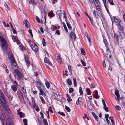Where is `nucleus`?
Listing matches in <instances>:
<instances>
[{
    "mask_svg": "<svg viewBox=\"0 0 125 125\" xmlns=\"http://www.w3.org/2000/svg\"><path fill=\"white\" fill-rule=\"evenodd\" d=\"M3 108L8 113V117H11L14 116L11 111L8 107V103L7 101L0 103Z\"/></svg>",
    "mask_w": 125,
    "mask_h": 125,
    "instance_id": "obj_1",
    "label": "nucleus"
},
{
    "mask_svg": "<svg viewBox=\"0 0 125 125\" xmlns=\"http://www.w3.org/2000/svg\"><path fill=\"white\" fill-rule=\"evenodd\" d=\"M12 72L18 81L21 80L24 77L22 73L20 70L16 69L13 70Z\"/></svg>",
    "mask_w": 125,
    "mask_h": 125,
    "instance_id": "obj_2",
    "label": "nucleus"
},
{
    "mask_svg": "<svg viewBox=\"0 0 125 125\" xmlns=\"http://www.w3.org/2000/svg\"><path fill=\"white\" fill-rule=\"evenodd\" d=\"M1 35V33L0 32V36ZM0 41L2 42L1 47L4 51H6L7 50V42L5 40L4 37L3 36H0Z\"/></svg>",
    "mask_w": 125,
    "mask_h": 125,
    "instance_id": "obj_3",
    "label": "nucleus"
},
{
    "mask_svg": "<svg viewBox=\"0 0 125 125\" xmlns=\"http://www.w3.org/2000/svg\"><path fill=\"white\" fill-rule=\"evenodd\" d=\"M2 123L6 124V125H13L12 120L10 118H0Z\"/></svg>",
    "mask_w": 125,
    "mask_h": 125,
    "instance_id": "obj_4",
    "label": "nucleus"
},
{
    "mask_svg": "<svg viewBox=\"0 0 125 125\" xmlns=\"http://www.w3.org/2000/svg\"><path fill=\"white\" fill-rule=\"evenodd\" d=\"M105 55L108 59H110L111 58L112 56L111 53L109 49V48L108 47L106 48V50L105 52Z\"/></svg>",
    "mask_w": 125,
    "mask_h": 125,
    "instance_id": "obj_5",
    "label": "nucleus"
},
{
    "mask_svg": "<svg viewBox=\"0 0 125 125\" xmlns=\"http://www.w3.org/2000/svg\"><path fill=\"white\" fill-rule=\"evenodd\" d=\"M0 103H1L6 101L5 97L3 93L0 90Z\"/></svg>",
    "mask_w": 125,
    "mask_h": 125,
    "instance_id": "obj_6",
    "label": "nucleus"
},
{
    "mask_svg": "<svg viewBox=\"0 0 125 125\" xmlns=\"http://www.w3.org/2000/svg\"><path fill=\"white\" fill-rule=\"evenodd\" d=\"M39 90L40 92V94L43 95L44 96H46V94L44 92L46 91V89L44 88V87H42Z\"/></svg>",
    "mask_w": 125,
    "mask_h": 125,
    "instance_id": "obj_7",
    "label": "nucleus"
},
{
    "mask_svg": "<svg viewBox=\"0 0 125 125\" xmlns=\"http://www.w3.org/2000/svg\"><path fill=\"white\" fill-rule=\"evenodd\" d=\"M115 95L117 97V98L115 97V99L118 101H120L121 99V98L119 94V92L118 90L117 89L115 90Z\"/></svg>",
    "mask_w": 125,
    "mask_h": 125,
    "instance_id": "obj_8",
    "label": "nucleus"
},
{
    "mask_svg": "<svg viewBox=\"0 0 125 125\" xmlns=\"http://www.w3.org/2000/svg\"><path fill=\"white\" fill-rule=\"evenodd\" d=\"M94 5L96 7V9L98 11H100L101 10L100 4L99 1L94 2Z\"/></svg>",
    "mask_w": 125,
    "mask_h": 125,
    "instance_id": "obj_9",
    "label": "nucleus"
},
{
    "mask_svg": "<svg viewBox=\"0 0 125 125\" xmlns=\"http://www.w3.org/2000/svg\"><path fill=\"white\" fill-rule=\"evenodd\" d=\"M114 20L116 25L118 26H119L120 24V20L119 19H118L115 17H114Z\"/></svg>",
    "mask_w": 125,
    "mask_h": 125,
    "instance_id": "obj_10",
    "label": "nucleus"
},
{
    "mask_svg": "<svg viewBox=\"0 0 125 125\" xmlns=\"http://www.w3.org/2000/svg\"><path fill=\"white\" fill-rule=\"evenodd\" d=\"M31 48L32 50L35 52H37L38 50V47L35 43H34L33 46L31 47Z\"/></svg>",
    "mask_w": 125,
    "mask_h": 125,
    "instance_id": "obj_11",
    "label": "nucleus"
},
{
    "mask_svg": "<svg viewBox=\"0 0 125 125\" xmlns=\"http://www.w3.org/2000/svg\"><path fill=\"white\" fill-rule=\"evenodd\" d=\"M36 86L39 89L44 87L42 83L39 82H37Z\"/></svg>",
    "mask_w": 125,
    "mask_h": 125,
    "instance_id": "obj_12",
    "label": "nucleus"
},
{
    "mask_svg": "<svg viewBox=\"0 0 125 125\" xmlns=\"http://www.w3.org/2000/svg\"><path fill=\"white\" fill-rule=\"evenodd\" d=\"M25 61L26 63L27 66L28 67L29 66H30V62L28 56H26L25 57Z\"/></svg>",
    "mask_w": 125,
    "mask_h": 125,
    "instance_id": "obj_13",
    "label": "nucleus"
},
{
    "mask_svg": "<svg viewBox=\"0 0 125 125\" xmlns=\"http://www.w3.org/2000/svg\"><path fill=\"white\" fill-rule=\"evenodd\" d=\"M93 14L95 18L98 19L99 18V16L97 11L95 10H94L93 11Z\"/></svg>",
    "mask_w": 125,
    "mask_h": 125,
    "instance_id": "obj_14",
    "label": "nucleus"
},
{
    "mask_svg": "<svg viewBox=\"0 0 125 125\" xmlns=\"http://www.w3.org/2000/svg\"><path fill=\"white\" fill-rule=\"evenodd\" d=\"M102 0L106 11L108 13L109 11L108 10V7L107 5L106 1V0Z\"/></svg>",
    "mask_w": 125,
    "mask_h": 125,
    "instance_id": "obj_15",
    "label": "nucleus"
},
{
    "mask_svg": "<svg viewBox=\"0 0 125 125\" xmlns=\"http://www.w3.org/2000/svg\"><path fill=\"white\" fill-rule=\"evenodd\" d=\"M70 36L72 39L75 40L76 37V36L75 34L71 32L70 34Z\"/></svg>",
    "mask_w": 125,
    "mask_h": 125,
    "instance_id": "obj_16",
    "label": "nucleus"
},
{
    "mask_svg": "<svg viewBox=\"0 0 125 125\" xmlns=\"http://www.w3.org/2000/svg\"><path fill=\"white\" fill-rule=\"evenodd\" d=\"M21 87L22 92L24 94V95H25L26 94L25 87H21Z\"/></svg>",
    "mask_w": 125,
    "mask_h": 125,
    "instance_id": "obj_17",
    "label": "nucleus"
},
{
    "mask_svg": "<svg viewBox=\"0 0 125 125\" xmlns=\"http://www.w3.org/2000/svg\"><path fill=\"white\" fill-rule=\"evenodd\" d=\"M82 99L81 97H79L77 101L76 104L77 105H78L81 102V101L82 100Z\"/></svg>",
    "mask_w": 125,
    "mask_h": 125,
    "instance_id": "obj_18",
    "label": "nucleus"
},
{
    "mask_svg": "<svg viewBox=\"0 0 125 125\" xmlns=\"http://www.w3.org/2000/svg\"><path fill=\"white\" fill-rule=\"evenodd\" d=\"M23 23L25 24V26L27 28L29 26V22L26 20L24 21Z\"/></svg>",
    "mask_w": 125,
    "mask_h": 125,
    "instance_id": "obj_19",
    "label": "nucleus"
},
{
    "mask_svg": "<svg viewBox=\"0 0 125 125\" xmlns=\"http://www.w3.org/2000/svg\"><path fill=\"white\" fill-rule=\"evenodd\" d=\"M19 99L22 104H26V103L24 101V98L23 96L19 98Z\"/></svg>",
    "mask_w": 125,
    "mask_h": 125,
    "instance_id": "obj_20",
    "label": "nucleus"
},
{
    "mask_svg": "<svg viewBox=\"0 0 125 125\" xmlns=\"http://www.w3.org/2000/svg\"><path fill=\"white\" fill-rule=\"evenodd\" d=\"M62 11L60 10H58L56 12V14L57 15L59 16H62Z\"/></svg>",
    "mask_w": 125,
    "mask_h": 125,
    "instance_id": "obj_21",
    "label": "nucleus"
},
{
    "mask_svg": "<svg viewBox=\"0 0 125 125\" xmlns=\"http://www.w3.org/2000/svg\"><path fill=\"white\" fill-rule=\"evenodd\" d=\"M9 99L10 101H11L12 98H13V97L11 96L10 93H9L6 95Z\"/></svg>",
    "mask_w": 125,
    "mask_h": 125,
    "instance_id": "obj_22",
    "label": "nucleus"
},
{
    "mask_svg": "<svg viewBox=\"0 0 125 125\" xmlns=\"http://www.w3.org/2000/svg\"><path fill=\"white\" fill-rule=\"evenodd\" d=\"M17 94L19 98L23 96L22 94L20 91H18Z\"/></svg>",
    "mask_w": 125,
    "mask_h": 125,
    "instance_id": "obj_23",
    "label": "nucleus"
},
{
    "mask_svg": "<svg viewBox=\"0 0 125 125\" xmlns=\"http://www.w3.org/2000/svg\"><path fill=\"white\" fill-rule=\"evenodd\" d=\"M18 114H19L20 117H24L25 116V114L22 112H18Z\"/></svg>",
    "mask_w": 125,
    "mask_h": 125,
    "instance_id": "obj_24",
    "label": "nucleus"
},
{
    "mask_svg": "<svg viewBox=\"0 0 125 125\" xmlns=\"http://www.w3.org/2000/svg\"><path fill=\"white\" fill-rule=\"evenodd\" d=\"M11 88L15 92L17 90V87L15 85H13L12 86Z\"/></svg>",
    "mask_w": 125,
    "mask_h": 125,
    "instance_id": "obj_25",
    "label": "nucleus"
},
{
    "mask_svg": "<svg viewBox=\"0 0 125 125\" xmlns=\"http://www.w3.org/2000/svg\"><path fill=\"white\" fill-rule=\"evenodd\" d=\"M28 42L31 47L33 46V44H34V43L32 41L30 40L28 41Z\"/></svg>",
    "mask_w": 125,
    "mask_h": 125,
    "instance_id": "obj_26",
    "label": "nucleus"
},
{
    "mask_svg": "<svg viewBox=\"0 0 125 125\" xmlns=\"http://www.w3.org/2000/svg\"><path fill=\"white\" fill-rule=\"evenodd\" d=\"M8 89L7 88H6L5 89H3L4 92L6 95L9 93H8Z\"/></svg>",
    "mask_w": 125,
    "mask_h": 125,
    "instance_id": "obj_27",
    "label": "nucleus"
},
{
    "mask_svg": "<svg viewBox=\"0 0 125 125\" xmlns=\"http://www.w3.org/2000/svg\"><path fill=\"white\" fill-rule=\"evenodd\" d=\"M62 24L64 28V29L66 32H68V30L65 24L64 23V22H62Z\"/></svg>",
    "mask_w": 125,
    "mask_h": 125,
    "instance_id": "obj_28",
    "label": "nucleus"
},
{
    "mask_svg": "<svg viewBox=\"0 0 125 125\" xmlns=\"http://www.w3.org/2000/svg\"><path fill=\"white\" fill-rule=\"evenodd\" d=\"M105 118L107 123L109 124L111 121V118Z\"/></svg>",
    "mask_w": 125,
    "mask_h": 125,
    "instance_id": "obj_29",
    "label": "nucleus"
},
{
    "mask_svg": "<svg viewBox=\"0 0 125 125\" xmlns=\"http://www.w3.org/2000/svg\"><path fill=\"white\" fill-rule=\"evenodd\" d=\"M45 84L47 87L48 88H49L50 85L49 82H48L47 81V82L45 83Z\"/></svg>",
    "mask_w": 125,
    "mask_h": 125,
    "instance_id": "obj_30",
    "label": "nucleus"
},
{
    "mask_svg": "<svg viewBox=\"0 0 125 125\" xmlns=\"http://www.w3.org/2000/svg\"><path fill=\"white\" fill-rule=\"evenodd\" d=\"M66 24L68 28L70 30H72V28L71 25L70 24H69L67 22H66Z\"/></svg>",
    "mask_w": 125,
    "mask_h": 125,
    "instance_id": "obj_31",
    "label": "nucleus"
},
{
    "mask_svg": "<svg viewBox=\"0 0 125 125\" xmlns=\"http://www.w3.org/2000/svg\"><path fill=\"white\" fill-rule=\"evenodd\" d=\"M73 81L74 85L75 86L77 84L76 79L74 77L73 78Z\"/></svg>",
    "mask_w": 125,
    "mask_h": 125,
    "instance_id": "obj_32",
    "label": "nucleus"
},
{
    "mask_svg": "<svg viewBox=\"0 0 125 125\" xmlns=\"http://www.w3.org/2000/svg\"><path fill=\"white\" fill-rule=\"evenodd\" d=\"M43 121L44 125H48L47 121L46 119H43Z\"/></svg>",
    "mask_w": 125,
    "mask_h": 125,
    "instance_id": "obj_33",
    "label": "nucleus"
},
{
    "mask_svg": "<svg viewBox=\"0 0 125 125\" xmlns=\"http://www.w3.org/2000/svg\"><path fill=\"white\" fill-rule=\"evenodd\" d=\"M67 82L68 85H72V82L69 79H67Z\"/></svg>",
    "mask_w": 125,
    "mask_h": 125,
    "instance_id": "obj_34",
    "label": "nucleus"
},
{
    "mask_svg": "<svg viewBox=\"0 0 125 125\" xmlns=\"http://www.w3.org/2000/svg\"><path fill=\"white\" fill-rule=\"evenodd\" d=\"M79 93L81 95H83V92L82 90V88L80 87L79 89Z\"/></svg>",
    "mask_w": 125,
    "mask_h": 125,
    "instance_id": "obj_35",
    "label": "nucleus"
},
{
    "mask_svg": "<svg viewBox=\"0 0 125 125\" xmlns=\"http://www.w3.org/2000/svg\"><path fill=\"white\" fill-rule=\"evenodd\" d=\"M65 108L66 110L68 112H70L71 111V109L70 108L68 107L65 105Z\"/></svg>",
    "mask_w": 125,
    "mask_h": 125,
    "instance_id": "obj_36",
    "label": "nucleus"
},
{
    "mask_svg": "<svg viewBox=\"0 0 125 125\" xmlns=\"http://www.w3.org/2000/svg\"><path fill=\"white\" fill-rule=\"evenodd\" d=\"M49 61L48 58H47L45 57L44 58V63L45 64V65H46L47 63Z\"/></svg>",
    "mask_w": 125,
    "mask_h": 125,
    "instance_id": "obj_37",
    "label": "nucleus"
},
{
    "mask_svg": "<svg viewBox=\"0 0 125 125\" xmlns=\"http://www.w3.org/2000/svg\"><path fill=\"white\" fill-rule=\"evenodd\" d=\"M36 18L38 22L40 23H42V22H43L42 21H40L39 18L38 17L36 16Z\"/></svg>",
    "mask_w": 125,
    "mask_h": 125,
    "instance_id": "obj_38",
    "label": "nucleus"
},
{
    "mask_svg": "<svg viewBox=\"0 0 125 125\" xmlns=\"http://www.w3.org/2000/svg\"><path fill=\"white\" fill-rule=\"evenodd\" d=\"M3 24L4 25V27H8L10 26L8 23H7L6 24V23L4 21L3 22Z\"/></svg>",
    "mask_w": 125,
    "mask_h": 125,
    "instance_id": "obj_39",
    "label": "nucleus"
},
{
    "mask_svg": "<svg viewBox=\"0 0 125 125\" xmlns=\"http://www.w3.org/2000/svg\"><path fill=\"white\" fill-rule=\"evenodd\" d=\"M43 12L44 13V18L45 20L44 23H45L46 22V12L45 11V10H44L43 11Z\"/></svg>",
    "mask_w": 125,
    "mask_h": 125,
    "instance_id": "obj_40",
    "label": "nucleus"
},
{
    "mask_svg": "<svg viewBox=\"0 0 125 125\" xmlns=\"http://www.w3.org/2000/svg\"><path fill=\"white\" fill-rule=\"evenodd\" d=\"M81 51L82 54L83 55H85V53L83 49L81 48Z\"/></svg>",
    "mask_w": 125,
    "mask_h": 125,
    "instance_id": "obj_41",
    "label": "nucleus"
},
{
    "mask_svg": "<svg viewBox=\"0 0 125 125\" xmlns=\"http://www.w3.org/2000/svg\"><path fill=\"white\" fill-rule=\"evenodd\" d=\"M56 59L57 60V61L58 62H62V61L61 60V59L60 58L59 56H57Z\"/></svg>",
    "mask_w": 125,
    "mask_h": 125,
    "instance_id": "obj_42",
    "label": "nucleus"
},
{
    "mask_svg": "<svg viewBox=\"0 0 125 125\" xmlns=\"http://www.w3.org/2000/svg\"><path fill=\"white\" fill-rule=\"evenodd\" d=\"M10 58L11 61L10 62H11L15 61L14 58L12 55H11L10 57Z\"/></svg>",
    "mask_w": 125,
    "mask_h": 125,
    "instance_id": "obj_43",
    "label": "nucleus"
},
{
    "mask_svg": "<svg viewBox=\"0 0 125 125\" xmlns=\"http://www.w3.org/2000/svg\"><path fill=\"white\" fill-rule=\"evenodd\" d=\"M42 44L44 46H45L46 44L45 42V40L44 38H43L42 39Z\"/></svg>",
    "mask_w": 125,
    "mask_h": 125,
    "instance_id": "obj_44",
    "label": "nucleus"
},
{
    "mask_svg": "<svg viewBox=\"0 0 125 125\" xmlns=\"http://www.w3.org/2000/svg\"><path fill=\"white\" fill-rule=\"evenodd\" d=\"M12 39L14 41V42H15L18 39L17 38V37H16L14 36H13L12 38Z\"/></svg>",
    "mask_w": 125,
    "mask_h": 125,
    "instance_id": "obj_45",
    "label": "nucleus"
},
{
    "mask_svg": "<svg viewBox=\"0 0 125 125\" xmlns=\"http://www.w3.org/2000/svg\"><path fill=\"white\" fill-rule=\"evenodd\" d=\"M98 95V92L97 90L95 91V95L94 96V97L96 99L97 98Z\"/></svg>",
    "mask_w": 125,
    "mask_h": 125,
    "instance_id": "obj_46",
    "label": "nucleus"
},
{
    "mask_svg": "<svg viewBox=\"0 0 125 125\" xmlns=\"http://www.w3.org/2000/svg\"><path fill=\"white\" fill-rule=\"evenodd\" d=\"M108 1L110 5H114V3L112 0H108Z\"/></svg>",
    "mask_w": 125,
    "mask_h": 125,
    "instance_id": "obj_47",
    "label": "nucleus"
},
{
    "mask_svg": "<svg viewBox=\"0 0 125 125\" xmlns=\"http://www.w3.org/2000/svg\"><path fill=\"white\" fill-rule=\"evenodd\" d=\"M68 68L69 72L70 73H72V70L71 66L70 65H68Z\"/></svg>",
    "mask_w": 125,
    "mask_h": 125,
    "instance_id": "obj_48",
    "label": "nucleus"
},
{
    "mask_svg": "<svg viewBox=\"0 0 125 125\" xmlns=\"http://www.w3.org/2000/svg\"><path fill=\"white\" fill-rule=\"evenodd\" d=\"M113 118H111V122L112 125H115V122Z\"/></svg>",
    "mask_w": 125,
    "mask_h": 125,
    "instance_id": "obj_49",
    "label": "nucleus"
},
{
    "mask_svg": "<svg viewBox=\"0 0 125 125\" xmlns=\"http://www.w3.org/2000/svg\"><path fill=\"white\" fill-rule=\"evenodd\" d=\"M69 92L70 93H71L73 92V90L72 88H71L69 89Z\"/></svg>",
    "mask_w": 125,
    "mask_h": 125,
    "instance_id": "obj_50",
    "label": "nucleus"
},
{
    "mask_svg": "<svg viewBox=\"0 0 125 125\" xmlns=\"http://www.w3.org/2000/svg\"><path fill=\"white\" fill-rule=\"evenodd\" d=\"M81 62L82 63V65L83 66H85L86 64L85 62L83 61L82 59H81Z\"/></svg>",
    "mask_w": 125,
    "mask_h": 125,
    "instance_id": "obj_51",
    "label": "nucleus"
},
{
    "mask_svg": "<svg viewBox=\"0 0 125 125\" xmlns=\"http://www.w3.org/2000/svg\"><path fill=\"white\" fill-rule=\"evenodd\" d=\"M29 3L30 4H34V0H30L29 1Z\"/></svg>",
    "mask_w": 125,
    "mask_h": 125,
    "instance_id": "obj_52",
    "label": "nucleus"
},
{
    "mask_svg": "<svg viewBox=\"0 0 125 125\" xmlns=\"http://www.w3.org/2000/svg\"><path fill=\"white\" fill-rule=\"evenodd\" d=\"M11 63L14 66H16L17 64L15 61L11 62Z\"/></svg>",
    "mask_w": 125,
    "mask_h": 125,
    "instance_id": "obj_53",
    "label": "nucleus"
},
{
    "mask_svg": "<svg viewBox=\"0 0 125 125\" xmlns=\"http://www.w3.org/2000/svg\"><path fill=\"white\" fill-rule=\"evenodd\" d=\"M115 108L116 110H120L121 109L120 107L119 106L117 105L115 106Z\"/></svg>",
    "mask_w": 125,
    "mask_h": 125,
    "instance_id": "obj_54",
    "label": "nucleus"
},
{
    "mask_svg": "<svg viewBox=\"0 0 125 125\" xmlns=\"http://www.w3.org/2000/svg\"><path fill=\"white\" fill-rule=\"evenodd\" d=\"M103 108L106 112H107L108 111V108L106 106H105L104 107H103Z\"/></svg>",
    "mask_w": 125,
    "mask_h": 125,
    "instance_id": "obj_55",
    "label": "nucleus"
},
{
    "mask_svg": "<svg viewBox=\"0 0 125 125\" xmlns=\"http://www.w3.org/2000/svg\"><path fill=\"white\" fill-rule=\"evenodd\" d=\"M102 102L103 104L104 105L103 107H104L105 106H106V105L105 104V103L103 99L102 100Z\"/></svg>",
    "mask_w": 125,
    "mask_h": 125,
    "instance_id": "obj_56",
    "label": "nucleus"
},
{
    "mask_svg": "<svg viewBox=\"0 0 125 125\" xmlns=\"http://www.w3.org/2000/svg\"><path fill=\"white\" fill-rule=\"evenodd\" d=\"M86 92L87 94H89L90 93L91 91L89 89L87 88L86 89Z\"/></svg>",
    "mask_w": 125,
    "mask_h": 125,
    "instance_id": "obj_57",
    "label": "nucleus"
},
{
    "mask_svg": "<svg viewBox=\"0 0 125 125\" xmlns=\"http://www.w3.org/2000/svg\"><path fill=\"white\" fill-rule=\"evenodd\" d=\"M23 122L24 124H26L27 123V120L26 119H23Z\"/></svg>",
    "mask_w": 125,
    "mask_h": 125,
    "instance_id": "obj_58",
    "label": "nucleus"
},
{
    "mask_svg": "<svg viewBox=\"0 0 125 125\" xmlns=\"http://www.w3.org/2000/svg\"><path fill=\"white\" fill-rule=\"evenodd\" d=\"M58 113L59 114L61 115L62 116H64L65 115V114L62 112H58Z\"/></svg>",
    "mask_w": 125,
    "mask_h": 125,
    "instance_id": "obj_59",
    "label": "nucleus"
},
{
    "mask_svg": "<svg viewBox=\"0 0 125 125\" xmlns=\"http://www.w3.org/2000/svg\"><path fill=\"white\" fill-rule=\"evenodd\" d=\"M33 108H35L38 105L36 104V103L35 102L33 103Z\"/></svg>",
    "mask_w": 125,
    "mask_h": 125,
    "instance_id": "obj_60",
    "label": "nucleus"
},
{
    "mask_svg": "<svg viewBox=\"0 0 125 125\" xmlns=\"http://www.w3.org/2000/svg\"><path fill=\"white\" fill-rule=\"evenodd\" d=\"M118 35L116 33H115L114 34V37L115 38L117 39V40H118Z\"/></svg>",
    "mask_w": 125,
    "mask_h": 125,
    "instance_id": "obj_61",
    "label": "nucleus"
},
{
    "mask_svg": "<svg viewBox=\"0 0 125 125\" xmlns=\"http://www.w3.org/2000/svg\"><path fill=\"white\" fill-rule=\"evenodd\" d=\"M48 110L49 112H51V113H53V111L52 110L51 106H50L49 107V108L48 109Z\"/></svg>",
    "mask_w": 125,
    "mask_h": 125,
    "instance_id": "obj_62",
    "label": "nucleus"
},
{
    "mask_svg": "<svg viewBox=\"0 0 125 125\" xmlns=\"http://www.w3.org/2000/svg\"><path fill=\"white\" fill-rule=\"evenodd\" d=\"M49 15L51 17H52L53 16V13H52V12H50L49 13Z\"/></svg>",
    "mask_w": 125,
    "mask_h": 125,
    "instance_id": "obj_63",
    "label": "nucleus"
},
{
    "mask_svg": "<svg viewBox=\"0 0 125 125\" xmlns=\"http://www.w3.org/2000/svg\"><path fill=\"white\" fill-rule=\"evenodd\" d=\"M35 108V110L37 112H38L39 111L40 109L39 107H38V106H37Z\"/></svg>",
    "mask_w": 125,
    "mask_h": 125,
    "instance_id": "obj_64",
    "label": "nucleus"
}]
</instances>
